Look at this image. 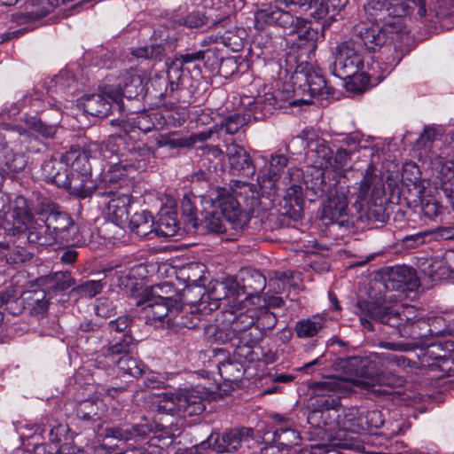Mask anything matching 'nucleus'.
I'll list each match as a JSON object with an SVG mask.
<instances>
[{
  "label": "nucleus",
  "instance_id": "1",
  "mask_svg": "<svg viewBox=\"0 0 454 454\" xmlns=\"http://www.w3.org/2000/svg\"><path fill=\"white\" fill-rule=\"evenodd\" d=\"M211 200L209 207L204 208L199 225L207 232L215 234L225 231L222 216L234 230H243L254 214V206L258 204L253 186L239 180L232 182L231 192L220 189Z\"/></svg>",
  "mask_w": 454,
  "mask_h": 454
},
{
  "label": "nucleus",
  "instance_id": "2",
  "mask_svg": "<svg viewBox=\"0 0 454 454\" xmlns=\"http://www.w3.org/2000/svg\"><path fill=\"white\" fill-rule=\"evenodd\" d=\"M348 360V369L356 374L355 378L332 377L325 380L315 382L312 385L313 394L316 397V405L322 409L324 413V429L335 430L337 421L340 417L337 407L342 396L355 391V388L375 391L374 387L379 383L378 376H372L363 372L359 365L363 362L358 356H350Z\"/></svg>",
  "mask_w": 454,
  "mask_h": 454
},
{
  "label": "nucleus",
  "instance_id": "3",
  "mask_svg": "<svg viewBox=\"0 0 454 454\" xmlns=\"http://www.w3.org/2000/svg\"><path fill=\"white\" fill-rule=\"evenodd\" d=\"M358 305L366 317L395 328L401 338L416 340L427 336L426 333L418 331L422 326H427V322L421 318L412 319L410 317L411 311L409 309H403L400 312L373 301H362Z\"/></svg>",
  "mask_w": 454,
  "mask_h": 454
},
{
  "label": "nucleus",
  "instance_id": "4",
  "mask_svg": "<svg viewBox=\"0 0 454 454\" xmlns=\"http://www.w3.org/2000/svg\"><path fill=\"white\" fill-rule=\"evenodd\" d=\"M106 413V405L101 399H88L81 402L76 410V416L85 423L96 424L93 430L99 435L105 434L106 438L119 441H131L138 437H145L148 428L144 425H123L102 428L99 423Z\"/></svg>",
  "mask_w": 454,
  "mask_h": 454
},
{
  "label": "nucleus",
  "instance_id": "5",
  "mask_svg": "<svg viewBox=\"0 0 454 454\" xmlns=\"http://www.w3.org/2000/svg\"><path fill=\"white\" fill-rule=\"evenodd\" d=\"M141 304L146 323L155 327L164 317H173L184 309L181 296L170 282L153 286Z\"/></svg>",
  "mask_w": 454,
  "mask_h": 454
},
{
  "label": "nucleus",
  "instance_id": "6",
  "mask_svg": "<svg viewBox=\"0 0 454 454\" xmlns=\"http://www.w3.org/2000/svg\"><path fill=\"white\" fill-rule=\"evenodd\" d=\"M364 66L361 43L354 39L340 43L336 48L334 62L332 67V74L343 80L347 75L354 74Z\"/></svg>",
  "mask_w": 454,
  "mask_h": 454
},
{
  "label": "nucleus",
  "instance_id": "7",
  "mask_svg": "<svg viewBox=\"0 0 454 454\" xmlns=\"http://www.w3.org/2000/svg\"><path fill=\"white\" fill-rule=\"evenodd\" d=\"M226 156L231 172L233 175L252 177L256 168L250 154L239 145L231 142L226 144Z\"/></svg>",
  "mask_w": 454,
  "mask_h": 454
},
{
  "label": "nucleus",
  "instance_id": "8",
  "mask_svg": "<svg viewBox=\"0 0 454 454\" xmlns=\"http://www.w3.org/2000/svg\"><path fill=\"white\" fill-rule=\"evenodd\" d=\"M175 392L178 417L185 419L186 417L198 416L204 411V400L199 390L180 388Z\"/></svg>",
  "mask_w": 454,
  "mask_h": 454
},
{
  "label": "nucleus",
  "instance_id": "9",
  "mask_svg": "<svg viewBox=\"0 0 454 454\" xmlns=\"http://www.w3.org/2000/svg\"><path fill=\"white\" fill-rule=\"evenodd\" d=\"M282 5L270 7L268 9L261 10L257 12V19L264 21L269 25H278L284 29L288 30L291 34L298 27L304 24V19L300 17H294L290 12L285 11L281 8Z\"/></svg>",
  "mask_w": 454,
  "mask_h": 454
},
{
  "label": "nucleus",
  "instance_id": "10",
  "mask_svg": "<svg viewBox=\"0 0 454 454\" xmlns=\"http://www.w3.org/2000/svg\"><path fill=\"white\" fill-rule=\"evenodd\" d=\"M145 91V81L137 73L131 71L125 73L118 84V90L112 88V94L109 98L115 102V105L120 107V101L122 97L128 99L135 98L142 95Z\"/></svg>",
  "mask_w": 454,
  "mask_h": 454
},
{
  "label": "nucleus",
  "instance_id": "11",
  "mask_svg": "<svg viewBox=\"0 0 454 454\" xmlns=\"http://www.w3.org/2000/svg\"><path fill=\"white\" fill-rule=\"evenodd\" d=\"M419 285V281L415 270L406 265L392 268L386 281L387 289L402 292L414 291Z\"/></svg>",
  "mask_w": 454,
  "mask_h": 454
},
{
  "label": "nucleus",
  "instance_id": "12",
  "mask_svg": "<svg viewBox=\"0 0 454 454\" xmlns=\"http://www.w3.org/2000/svg\"><path fill=\"white\" fill-rule=\"evenodd\" d=\"M239 289V282L232 278H228L221 282H216L210 293L209 297L216 301H223L229 309H236L239 303V295H243Z\"/></svg>",
  "mask_w": 454,
  "mask_h": 454
},
{
  "label": "nucleus",
  "instance_id": "13",
  "mask_svg": "<svg viewBox=\"0 0 454 454\" xmlns=\"http://www.w3.org/2000/svg\"><path fill=\"white\" fill-rule=\"evenodd\" d=\"M279 176L277 174H272L268 171V174L258 176V185L260 192L257 191L254 184L246 182L247 184L252 185L254 190L256 192L258 198V204L254 206V212L262 208L266 210L272 205L274 198L278 194V184Z\"/></svg>",
  "mask_w": 454,
  "mask_h": 454
},
{
  "label": "nucleus",
  "instance_id": "14",
  "mask_svg": "<svg viewBox=\"0 0 454 454\" xmlns=\"http://www.w3.org/2000/svg\"><path fill=\"white\" fill-rule=\"evenodd\" d=\"M112 87H106L101 93L83 96L81 104L85 113L100 118L106 117L112 111L114 101L109 98Z\"/></svg>",
  "mask_w": 454,
  "mask_h": 454
},
{
  "label": "nucleus",
  "instance_id": "15",
  "mask_svg": "<svg viewBox=\"0 0 454 454\" xmlns=\"http://www.w3.org/2000/svg\"><path fill=\"white\" fill-rule=\"evenodd\" d=\"M348 0H320L316 3V9L310 13L311 17L322 22V31L329 28L333 22L340 17V12Z\"/></svg>",
  "mask_w": 454,
  "mask_h": 454
},
{
  "label": "nucleus",
  "instance_id": "16",
  "mask_svg": "<svg viewBox=\"0 0 454 454\" xmlns=\"http://www.w3.org/2000/svg\"><path fill=\"white\" fill-rule=\"evenodd\" d=\"M383 189L380 177L375 174V167L372 163L366 168L363 178L353 187L351 195L356 198V202L365 201L369 195L374 196Z\"/></svg>",
  "mask_w": 454,
  "mask_h": 454
},
{
  "label": "nucleus",
  "instance_id": "17",
  "mask_svg": "<svg viewBox=\"0 0 454 454\" xmlns=\"http://www.w3.org/2000/svg\"><path fill=\"white\" fill-rule=\"evenodd\" d=\"M134 348V338L129 333H124L120 340L109 345L107 348L104 349L103 355L98 356V368L105 369L106 364L114 363L120 356L130 354Z\"/></svg>",
  "mask_w": 454,
  "mask_h": 454
},
{
  "label": "nucleus",
  "instance_id": "18",
  "mask_svg": "<svg viewBox=\"0 0 454 454\" xmlns=\"http://www.w3.org/2000/svg\"><path fill=\"white\" fill-rule=\"evenodd\" d=\"M214 134L213 129L205 130L202 132L192 134L187 137L176 138L172 135L164 134L160 135L157 140L156 145L158 147L168 146L171 149L175 148H189L197 143H202L209 139Z\"/></svg>",
  "mask_w": 454,
  "mask_h": 454
},
{
  "label": "nucleus",
  "instance_id": "19",
  "mask_svg": "<svg viewBox=\"0 0 454 454\" xmlns=\"http://www.w3.org/2000/svg\"><path fill=\"white\" fill-rule=\"evenodd\" d=\"M239 289L244 294L239 295V303H246L249 296L259 294L266 286L265 277L257 270H245L241 272Z\"/></svg>",
  "mask_w": 454,
  "mask_h": 454
},
{
  "label": "nucleus",
  "instance_id": "20",
  "mask_svg": "<svg viewBox=\"0 0 454 454\" xmlns=\"http://www.w3.org/2000/svg\"><path fill=\"white\" fill-rule=\"evenodd\" d=\"M356 43H361L362 52L368 51L369 52L375 51L378 47L386 44L384 35H382L379 26L367 27L364 25L357 26L356 27Z\"/></svg>",
  "mask_w": 454,
  "mask_h": 454
},
{
  "label": "nucleus",
  "instance_id": "21",
  "mask_svg": "<svg viewBox=\"0 0 454 454\" xmlns=\"http://www.w3.org/2000/svg\"><path fill=\"white\" fill-rule=\"evenodd\" d=\"M326 325V317L316 314L298 320L294 325V332L300 339H309L318 336Z\"/></svg>",
  "mask_w": 454,
  "mask_h": 454
},
{
  "label": "nucleus",
  "instance_id": "22",
  "mask_svg": "<svg viewBox=\"0 0 454 454\" xmlns=\"http://www.w3.org/2000/svg\"><path fill=\"white\" fill-rule=\"evenodd\" d=\"M45 222L58 241L68 240L69 228L73 225V220L67 213L51 210L47 215Z\"/></svg>",
  "mask_w": 454,
  "mask_h": 454
},
{
  "label": "nucleus",
  "instance_id": "23",
  "mask_svg": "<svg viewBox=\"0 0 454 454\" xmlns=\"http://www.w3.org/2000/svg\"><path fill=\"white\" fill-rule=\"evenodd\" d=\"M144 364L140 360L132 357L129 354L121 356L114 363L106 364V370H111L117 372L118 375H129L133 378H138L144 372Z\"/></svg>",
  "mask_w": 454,
  "mask_h": 454
},
{
  "label": "nucleus",
  "instance_id": "24",
  "mask_svg": "<svg viewBox=\"0 0 454 454\" xmlns=\"http://www.w3.org/2000/svg\"><path fill=\"white\" fill-rule=\"evenodd\" d=\"M340 430L358 434L364 431V410L348 408L342 410L337 421Z\"/></svg>",
  "mask_w": 454,
  "mask_h": 454
},
{
  "label": "nucleus",
  "instance_id": "25",
  "mask_svg": "<svg viewBox=\"0 0 454 454\" xmlns=\"http://www.w3.org/2000/svg\"><path fill=\"white\" fill-rule=\"evenodd\" d=\"M111 194L112 198L106 206L107 215L113 222L120 224L127 219L130 198L123 193L111 192Z\"/></svg>",
  "mask_w": 454,
  "mask_h": 454
},
{
  "label": "nucleus",
  "instance_id": "26",
  "mask_svg": "<svg viewBox=\"0 0 454 454\" xmlns=\"http://www.w3.org/2000/svg\"><path fill=\"white\" fill-rule=\"evenodd\" d=\"M95 187V184L91 179V174L71 173L66 190L78 198L85 199L94 192Z\"/></svg>",
  "mask_w": 454,
  "mask_h": 454
},
{
  "label": "nucleus",
  "instance_id": "27",
  "mask_svg": "<svg viewBox=\"0 0 454 454\" xmlns=\"http://www.w3.org/2000/svg\"><path fill=\"white\" fill-rule=\"evenodd\" d=\"M309 157L313 159V166L320 169H327L333 165V150L323 140L309 142Z\"/></svg>",
  "mask_w": 454,
  "mask_h": 454
},
{
  "label": "nucleus",
  "instance_id": "28",
  "mask_svg": "<svg viewBox=\"0 0 454 454\" xmlns=\"http://www.w3.org/2000/svg\"><path fill=\"white\" fill-rule=\"evenodd\" d=\"M403 19L400 16L389 17L386 20L383 25L380 27L386 43L403 42L408 35L407 27L403 22Z\"/></svg>",
  "mask_w": 454,
  "mask_h": 454
},
{
  "label": "nucleus",
  "instance_id": "29",
  "mask_svg": "<svg viewBox=\"0 0 454 454\" xmlns=\"http://www.w3.org/2000/svg\"><path fill=\"white\" fill-rule=\"evenodd\" d=\"M129 229L139 237L153 239L154 223L152 215L146 210L136 212L129 220Z\"/></svg>",
  "mask_w": 454,
  "mask_h": 454
},
{
  "label": "nucleus",
  "instance_id": "30",
  "mask_svg": "<svg viewBox=\"0 0 454 454\" xmlns=\"http://www.w3.org/2000/svg\"><path fill=\"white\" fill-rule=\"evenodd\" d=\"M25 236L22 235L19 236L15 240H12V237H9V239L5 241H10V248L2 249L0 256L4 257L6 262L11 264L24 262L29 260L31 254L21 246V244L25 243Z\"/></svg>",
  "mask_w": 454,
  "mask_h": 454
},
{
  "label": "nucleus",
  "instance_id": "31",
  "mask_svg": "<svg viewBox=\"0 0 454 454\" xmlns=\"http://www.w3.org/2000/svg\"><path fill=\"white\" fill-rule=\"evenodd\" d=\"M305 81L312 97L325 98L333 92V88L327 85L319 70L308 71L305 74Z\"/></svg>",
  "mask_w": 454,
  "mask_h": 454
},
{
  "label": "nucleus",
  "instance_id": "32",
  "mask_svg": "<svg viewBox=\"0 0 454 454\" xmlns=\"http://www.w3.org/2000/svg\"><path fill=\"white\" fill-rule=\"evenodd\" d=\"M180 230L179 223L175 212L162 214L154 227V237L170 238L177 234Z\"/></svg>",
  "mask_w": 454,
  "mask_h": 454
},
{
  "label": "nucleus",
  "instance_id": "33",
  "mask_svg": "<svg viewBox=\"0 0 454 454\" xmlns=\"http://www.w3.org/2000/svg\"><path fill=\"white\" fill-rule=\"evenodd\" d=\"M63 160L67 164L71 173L91 174L87 153L80 150L70 151L64 155Z\"/></svg>",
  "mask_w": 454,
  "mask_h": 454
},
{
  "label": "nucleus",
  "instance_id": "34",
  "mask_svg": "<svg viewBox=\"0 0 454 454\" xmlns=\"http://www.w3.org/2000/svg\"><path fill=\"white\" fill-rule=\"evenodd\" d=\"M423 271L432 281L449 279L452 278L453 271L447 264L444 258L434 257L427 262V265L423 268Z\"/></svg>",
  "mask_w": 454,
  "mask_h": 454
},
{
  "label": "nucleus",
  "instance_id": "35",
  "mask_svg": "<svg viewBox=\"0 0 454 454\" xmlns=\"http://www.w3.org/2000/svg\"><path fill=\"white\" fill-rule=\"evenodd\" d=\"M276 419H278L280 423L279 427H278L275 430L274 435L277 441L285 446H292L298 444L300 441V435L297 431L292 429L291 423L288 419L281 417L280 415H276Z\"/></svg>",
  "mask_w": 454,
  "mask_h": 454
},
{
  "label": "nucleus",
  "instance_id": "36",
  "mask_svg": "<svg viewBox=\"0 0 454 454\" xmlns=\"http://www.w3.org/2000/svg\"><path fill=\"white\" fill-rule=\"evenodd\" d=\"M51 231V230L48 227L47 223L44 222V224H39L37 227H32L27 235L25 236V239L29 243H34L39 246H49L58 242V239Z\"/></svg>",
  "mask_w": 454,
  "mask_h": 454
},
{
  "label": "nucleus",
  "instance_id": "37",
  "mask_svg": "<svg viewBox=\"0 0 454 454\" xmlns=\"http://www.w3.org/2000/svg\"><path fill=\"white\" fill-rule=\"evenodd\" d=\"M440 174L443 193L454 209V162L448 161L442 164Z\"/></svg>",
  "mask_w": 454,
  "mask_h": 454
},
{
  "label": "nucleus",
  "instance_id": "38",
  "mask_svg": "<svg viewBox=\"0 0 454 454\" xmlns=\"http://www.w3.org/2000/svg\"><path fill=\"white\" fill-rule=\"evenodd\" d=\"M198 317L193 314H184L183 310L179 314L173 315V317H166L161 321H159L158 327L166 326L168 328H193L196 326Z\"/></svg>",
  "mask_w": 454,
  "mask_h": 454
},
{
  "label": "nucleus",
  "instance_id": "39",
  "mask_svg": "<svg viewBox=\"0 0 454 454\" xmlns=\"http://www.w3.org/2000/svg\"><path fill=\"white\" fill-rule=\"evenodd\" d=\"M0 306L12 315H19L24 309V299L17 297L12 290L0 293Z\"/></svg>",
  "mask_w": 454,
  "mask_h": 454
},
{
  "label": "nucleus",
  "instance_id": "40",
  "mask_svg": "<svg viewBox=\"0 0 454 454\" xmlns=\"http://www.w3.org/2000/svg\"><path fill=\"white\" fill-rule=\"evenodd\" d=\"M246 303H242L241 305H238L236 309H229L227 312L232 317L229 318V321L231 323V331H239L240 329H248L250 328L254 323V317L248 315L247 312L240 311Z\"/></svg>",
  "mask_w": 454,
  "mask_h": 454
},
{
  "label": "nucleus",
  "instance_id": "41",
  "mask_svg": "<svg viewBox=\"0 0 454 454\" xmlns=\"http://www.w3.org/2000/svg\"><path fill=\"white\" fill-rule=\"evenodd\" d=\"M155 411L160 414L177 416V404L176 392L162 393L154 402Z\"/></svg>",
  "mask_w": 454,
  "mask_h": 454
},
{
  "label": "nucleus",
  "instance_id": "42",
  "mask_svg": "<svg viewBox=\"0 0 454 454\" xmlns=\"http://www.w3.org/2000/svg\"><path fill=\"white\" fill-rule=\"evenodd\" d=\"M279 95H275L271 92H267L263 95H259L255 98L254 101V111L261 112L263 115H268L273 114V111L277 108V106L280 107V105H278V99Z\"/></svg>",
  "mask_w": 454,
  "mask_h": 454
},
{
  "label": "nucleus",
  "instance_id": "43",
  "mask_svg": "<svg viewBox=\"0 0 454 454\" xmlns=\"http://www.w3.org/2000/svg\"><path fill=\"white\" fill-rule=\"evenodd\" d=\"M198 150L201 151L200 154L201 156L200 160L201 167L216 165L217 168L223 159V152L218 145H206L199 147Z\"/></svg>",
  "mask_w": 454,
  "mask_h": 454
},
{
  "label": "nucleus",
  "instance_id": "44",
  "mask_svg": "<svg viewBox=\"0 0 454 454\" xmlns=\"http://www.w3.org/2000/svg\"><path fill=\"white\" fill-rule=\"evenodd\" d=\"M205 54L206 51L200 50L195 52H188L176 56L172 64V67L168 70V77L172 78V73H174L177 76V78H179V71L184 64L201 61L204 59Z\"/></svg>",
  "mask_w": 454,
  "mask_h": 454
},
{
  "label": "nucleus",
  "instance_id": "45",
  "mask_svg": "<svg viewBox=\"0 0 454 454\" xmlns=\"http://www.w3.org/2000/svg\"><path fill=\"white\" fill-rule=\"evenodd\" d=\"M223 342L230 341L233 347H253L256 340L253 337V333L248 329H240L239 331H230L225 334Z\"/></svg>",
  "mask_w": 454,
  "mask_h": 454
},
{
  "label": "nucleus",
  "instance_id": "46",
  "mask_svg": "<svg viewBox=\"0 0 454 454\" xmlns=\"http://www.w3.org/2000/svg\"><path fill=\"white\" fill-rule=\"evenodd\" d=\"M388 0H367L364 11L375 23H378L385 20L384 14L388 12Z\"/></svg>",
  "mask_w": 454,
  "mask_h": 454
},
{
  "label": "nucleus",
  "instance_id": "47",
  "mask_svg": "<svg viewBox=\"0 0 454 454\" xmlns=\"http://www.w3.org/2000/svg\"><path fill=\"white\" fill-rule=\"evenodd\" d=\"M26 297L28 300V304L31 306V312L34 315H43L46 312L49 307V299L43 291H34L27 294Z\"/></svg>",
  "mask_w": 454,
  "mask_h": 454
},
{
  "label": "nucleus",
  "instance_id": "48",
  "mask_svg": "<svg viewBox=\"0 0 454 454\" xmlns=\"http://www.w3.org/2000/svg\"><path fill=\"white\" fill-rule=\"evenodd\" d=\"M294 273L292 271H273L270 274L269 285L276 292H282L286 286H292Z\"/></svg>",
  "mask_w": 454,
  "mask_h": 454
},
{
  "label": "nucleus",
  "instance_id": "49",
  "mask_svg": "<svg viewBox=\"0 0 454 454\" xmlns=\"http://www.w3.org/2000/svg\"><path fill=\"white\" fill-rule=\"evenodd\" d=\"M438 135H440V132L436 128L430 126L426 127L419 139L416 141V149L427 154L431 150L432 145Z\"/></svg>",
  "mask_w": 454,
  "mask_h": 454
},
{
  "label": "nucleus",
  "instance_id": "50",
  "mask_svg": "<svg viewBox=\"0 0 454 454\" xmlns=\"http://www.w3.org/2000/svg\"><path fill=\"white\" fill-rule=\"evenodd\" d=\"M217 367L220 375L225 380L234 381L240 378L242 374V366L237 362L226 360L219 363Z\"/></svg>",
  "mask_w": 454,
  "mask_h": 454
},
{
  "label": "nucleus",
  "instance_id": "51",
  "mask_svg": "<svg viewBox=\"0 0 454 454\" xmlns=\"http://www.w3.org/2000/svg\"><path fill=\"white\" fill-rule=\"evenodd\" d=\"M346 89L349 91L360 93L365 90L369 85V76L364 73L356 71L354 74L347 75Z\"/></svg>",
  "mask_w": 454,
  "mask_h": 454
},
{
  "label": "nucleus",
  "instance_id": "52",
  "mask_svg": "<svg viewBox=\"0 0 454 454\" xmlns=\"http://www.w3.org/2000/svg\"><path fill=\"white\" fill-rule=\"evenodd\" d=\"M12 217L18 223L27 225L31 221V214L29 212L27 200L23 196H17L13 201Z\"/></svg>",
  "mask_w": 454,
  "mask_h": 454
},
{
  "label": "nucleus",
  "instance_id": "53",
  "mask_svg": "<svg viewBox=\"0 0 454 454\" xmlns=\"http://www.w3.org/2000/svg\"><path fill=\"white\" fill-rule=\"evenodd\" d=\"M44 282L49 285V287L58 291L67 290L72 286L71 278L66 272H55L52 275L47 276L44 278Z\"/></svg>",
  "mask_w": 454,
  "mask_h": 454
},
{
  "label": "nucleus",
  "instance_id": "54",
  "mask_svg": "<svg viewBox=\"0 0 454 454\" xmlns=\"http://www.w3.org/2000/svg\"><path fill=\"white\" fill-rule=\"evenodd\" d=\"M127 135H112L104 143V147L110 155L122 154L127 145Z\"/></svg>",
  "mask_w": 454,
  "mask_h": 454
},
{
  "label": "nucleus",
  "instance_id": "55",
  "mask_svg": "<svg viewBox=\"0 0 454 454\" xmlns=\"http://www.w3.org/2000/svg\"><path fill=\"white\" fill-rule=\"evenodd\" d=\"M145 266L137 264L129 269V272L119 277V284L126 288L132 289L137 285V278H143Z\"/></svg>",
  "mask_w": 454,
  "mask_h": 454
},
{
  "label": "nucleus",
  "instance_id": "56",
  "mask_svg": "<svg viewBox=\"0 0 454 454\" xmlns=\"http://www.w3.org/2000/svg\"><path fill=\"white\" fill-rule=\"evenodd\" d=\"M160 44L138 47L132 50L131 54L137 59H157L163 53Z\"/></svg>",
  "mask_w": 454,
  "mask_h": 454
},
{
  "label": "nucleus",
  "instance_id": "57",
  "mask_svg": "<svg viewBox=\"0 0 454 454\" xmlns=\"http://www.w3.org/2000/svg\"><path fill=\"white\" fill-rule=\"evenodd\" d=\"M26 124L28 128L36 131L38 134L45 137H52L55 135L56 129L52 125H47L41 120L35 117L26 119Z\"/></svg>",
  "mask_w": 454,
  "mask_h": 454
},
{
  "label": "nucleus",
  "instance_id": "58",
  "mask_svg": "<svg viewBox=\"0 0 454 454\" xmlns=\"http://www.w3.org/2000/svg\"><path fill=\"white\" fill-rule=\"evenodd\" d=\"M131 168H133L132 165L123 164L122 162L114 163L106 175V180L112 184H117Z\"/></svg>",
  "mask_w": 454,
  "mask_h": 454
},
{
  "label": "nucleus",
  "instance_id": "59",
  "mask_svg": "<svg viewBox=\"0 0 454 454\" xmlns=\"http://www.w3.org/2000/svg\"><path fill=\"white\" fill-rule=\"evenodd\" d=\"M104 285L102 280H90L79 285L76 290L81 295L91 298L102 291Z\"/></svg>",
  "mask_w": 454,
  "mask_h": 454
},
{
  "label": "nucleus",
  "instance_id": "60",
  "mask_svg": "<svg viewBox=\"0 0 454 454\" xmlns=\"http://www.w3.org/2000/svg\"><path fill=\"white\" fill-rule=\"evenodd\" d=\"M364 430L379 428L384 424L381 411L378 410L364 411Z\"/></svg>",
  "mask_w": 454,
  "mask_h": 454
},
{
  "label": "nucleus",
  "instance_id": "61",
  "mask_svg": "<svg viewBox=\"0 0 454 454\" xmlns=\"http://www.w3.org/2000/svg\"><path fill=\"white\" fill-rule=\"evenodd\" d=\"M64 167V160H45L42 165V172L46 182L51 183L52 178L55 177L58 171H60Z\"/></svg>",
  "mask_w": 454,
  "mask_h": 454
},
{
  "label": "nucleus",
  "instance_id": "62",
  "mask_svg": "<svg viewBox=\"0 0 454 454\" xmlns=\"http://www.w3.org/2000/svg\"><path fill=\"white\" fill-rule=\"evenodd\" d=\"M194 201L192 200V198L189 196H184L181 201V208L182 212L184 215L189 217V221L192 223V226L195 228L199 227V220L196 214V207L194 206Z\"/></svg>",
  "mask_w": 454,
  "mask_h": 454
},
{
  "label": "nucleus",
  "instance_id": "63",
  "mask_svg": "<svg viewBox=\"0 0 454 454\" xmlns=\"http://www.w3.org/2000/svg\"><path fill=\"white\" fill-rule=\"evenodd\" d=\"M295 31L292 34H296L297 38L302 42H313L317 37V31L313 29L310 23L304 19V24L295 27Z\"/></svg>",
  "mask_w": 454,
  "mask_h": 454
},
{
  "label": "nucleus",
  "instance_id": "64",
  "mask_svg": "<svg viewBox=\"0 0 454 454\" xmlns=\"http://www.w3.org/2000/svg\"><path fill=\"white\" fill-rule=\"evenodd\" d=\"M67 431V426L62 424L43 426L42 429V433L48 432L49 440L52 442H60Z\"/></svg>",
  "mask_w": 454,
  "mask_h": 454
}]
</instances>
